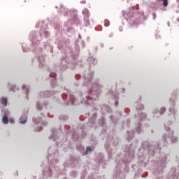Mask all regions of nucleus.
Masks as SVG:
<instances>
[{
    "label": "nucleus",
    "instance_id": "8",
    "mask_svg": "<svg viewBox=\"0 0 179 179\" xmlns=\"http://www.w3.org/2000/svg\"><path fill=\"white\" fill-rule=\"evenodd\" d=\"M153 16H154V20L156 19V14H153Z\"/></svg>",
    "mask_w": 179,
    "mask_h": 179
},
{
    "label": "nucleus",
    "instance_id": "1",
    "mask_svg": "<svg viewBox=\"0 0 179 179\" xmlns=\"http://www.w3.org/2000/svg\"><path fill=\"white\" fill-rule=\"evenodd\" d=\"M2 122L3 124H8L9 122V119L8 118V114L5 113L2 118Z\"/></svg>",
    "mask_w": 179,
    "mask_h": 179
},
{
    "label": "nucleus",
    "instance_id": "2",
    "mask_svg": "<svg viewBox=\"0 0 179 179\" xmlns=\"http://www.w3.org/2000/svg\"><path fill=\"white\" fill-rule=\"evenodd\" d=\"M158 1H162L163 6L166 7L169 6V0H157Z\"/></svg>",
    "mask_w": 179,
    "mask_h": 179
},
{
    "label": "nucleus",
    "instance_id": "6",
    "mask_svg": "<svg viewBox=\"0 0 179 179\" xmlns=\"http://www.w3.org/2000/svg\"><path fill=\"white\" fill-rule=\"evenodd\" d=\"M9 122H10V124H13V122H15V120H13V118H10L9 120Z\"/></svg>",
    "mask_w": 179,
    "mask_h": 179
},
{
    "label": "nucleus",
    "instance_id": "7",
    "mask_svg": "<svg viewBox=\"0 0 179 179\" xmlns=\"http://www.w3.org/2000/svg\"><path fill=\"white\" fill-rule=\"evenodd\" d=\"M162 111H166V108H162Z\"/></svg>",
    "mask_w": 179,
    "mask_h": 179
},
{
    "label": "nucleus",
    "instance_id": "9",
    "mask_svg": "<svg viewBox=\"0 0 179 179\" xmlns=\"http://www.w3.org/2000/svg\"><path fill=\"white\" fill-rule=\"evenodd\" d=\"M115 105H116V106H118V102H116V103H115Z\"/></svg>",
    "mask_w": 179,
    "mask_h": 179
},
{
    "label": "nucleus",
    "instance_id": "4",
    "mask_svg": "<svg viewBox=\"0 0 179 179\" xmlns=\"http://www.w3.org/2000/svg\"><path fill=\"white\" fill-rule=\"evenodd\" d=\"M27 118L26 117H21L20 118V123L21 124H26V121H27Z\"/></svg>",
    "mask_w": 179,
    "mask_h": 179
},
{
    "label": "nucleus",
    "instance_id": "3",
    "mask_svg": "<svg viewBox=\"0 0 179 179\" xmlns=\"http://www.w3.org/2000/svg\"><path fill=\"white\" fill-rule=\"evenodd\" d=\"M1 104H3V106H7L8 100H6V99L3 98L1 99Z\"/></svg>",
    "mask_w": 179,
    "mask_h": 179
},
{
    "label": "nucleus",
    "instance_id": "5",
    "mask_svg": "<svg viewBox=\"0 0 179 179\" xmlns=\"http://www.w3.org/2000/svg\"><path fill=\"white\" fill-rule=\"evenodd\" d=\"M92 150H93V149H92V147L87 148V152H92Z\"/></svg>",
    "mask_w": 179,
    "mask_h": 179
}]
</instances>
